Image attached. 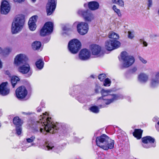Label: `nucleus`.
<instances>
[{"mask_svg":"<svg viewBox=\"0 0 159 159\" xmlns=\"http://www.w3.org/2000/svg\"><path fill=\"white\" fill-rule=\"evenodd\" d=\"M1 123H0V127L1 126Z\"/></svg>","mask_w":159,"mask_h":159,"instance_id":"obj_62","label":"nucleus"},{"mask_svg":"<svg viewBox=\"0 0 159 159\" xmlns=\"http://www.w3.org/2000/svg\"><path fill=\"white\" fill-rule=\"evenodd\" d=\"M38 16H34L31 17L28 22V25L31 31H34L36 29V25L35 24L37 21Z\"/></svg>","mask_w":159,"mask_h":159,"instance_id":"obj_20","label":"nucleus"},{"mask_svg":"<svg viewBox=\"0 0 159 159\" xmlns=\"http://www.w3.org/2000/svg\"><path fill=\"white\" fill-rule=\"evenodd\" d=\"M81 48V43L77 39H74L70 40L68 44V48L69 51L73 54L78 52Z\"/></svg>","mask_w":159,"mask_h":159,"instance_id":"obj_6","label":"nucleus"},{"mask_svg":"<svg viewBox=\"0 0 159 159\" xmlns=\"http://www.w3.org/2000/svg\"><path fill=\"white\" fill-rule=\"evenodd\" d=\"M31 0L33 1V2H35L36 0Z\"/></svg>","mask_w":159,"mask_h":159,"instance_id":"obj_58","label":"nucleus"},{"mask_svg":"<svg viewBox=\"0 0 159 159\" xmlns=\"http://www.w3.org/2000/svg\"><path fill=\"white\" fill-rule=\"evenodd\" d=\"M44 64V62L41 59H39L35 63L37 67L39 70H41L43 68Z\"/></svg>","mask_w":159,"mask_h":159,"instance_id":"obj_27","label":"nucleus"},{"mask_svg":"<svg viewBox=\"0 0 159 159\" xmlns=\"http://www.w3.org/2000/svg\"><path fill=\"white\" fill-rule=\"evenodd\" d=\"M11 51V49L9 48H7L2 50V52L4 55H8Z\"/></svg>","mask_w":159,"mask_h":159,"instance_id":"obj_34","label":"nucleus"},{"mask_svg":"<svg viewBox=\"0 0 159 159\" xmlns=\"http://www.w3.org/2000/svg\"><path fill=\"white\" fill-rule=\"evenodd\" d=\"M111 95V98L110 99H104L102 97H100L98 98V101L102 103V104L99 105V108L106 107V105H109L117 100L123 98V96L120 94H112Z\"/></svg>","mask_w":159,"mask_h":159,"instance_id":"obj_4","label":"nucleus"},{"mask_svg":"<svg viewBox=\"0 0 159 159\" xmlns=\"http://www.w3.org/2000/svg\"><path fill=\"white\" fill-rule=\"evenodd\" d=\"M50 37H47L45 38L43 40V42L44 43H47L48 42H49V41L50 40Z\"/></svg>","mask_w":159,"mask_h":159,"instance_id":"obj_44","label":"nucleus"},{"mask_svg":"<svg viewBox=\"0 0 159 159\" xmlns=\"http://www.w3.org/2000/svg\"><path fill=\"white\" fill-rule=\"evenodd\" d=\"M120 45V42L116 40L113 39L107 41L105 42V48L107 50L111 51L118 48Z\"/></svg>","mask_w":159,"mask_h":159,"instance_id":"obj_11","label":"nucleus"},{"mask_svg":"<svg viewBox=\"0 0 159 159\" xmlns=\"http://www.w3.org/2000/svg\"><path fill=\"white\" fill-rule=\"evenodd\" d=\"M159 85V80L152 77L151 80L150 86L152 88H155Z\"/></svg>","mask_w":159,"mask_h":159,"instance_id":"obj_24","label":"nucleus"},{"mask_svg":"<svg viewBox=\"0 0 159 159\" xmlns=\"http://www.w3.org/2000/svg\"><path fill=\"white\" fill-rule=\"evenodd\" d=\"M40 118V121L34 122L32 125V128L34 133L39 131L44 134L47 132L54 134L57 132L58 129V124H55L51 121V118H43L41 115Z\"/></svg>","mask_w":159,"mask_h":159,"instance_id":"obj_1","label":"nucleus"},{"mask_svg":"<svg viewBox=\"0 0 159 159\" xmlns=\"http://www.w3.org/2000/svg\"><path fill=\"white\" fill-rule=\"evenodd\" d=\"M2 52V49L1 47H0V53H1Z\"/></svg>","mask_w":159,"mask_h":159,"instance_id":"obj_55","label":"nucleus"},{"mask_svg":"<svg viewBox=\"0 0 159 159\" xmlns=\"http://www.w3.org/2000/svg\"><path fill=\"white\" fill-rule=\"evenodd\" d=\"M111 83V80L108 78L105 79L103 83V85L105 86H109Z\"/></svg>","mask_w":159,"mask_h":159,"instance_id":"obj_33","label":"nucleus"},{"mask_svg":"<svg viewBox=\"0 0 159 159\" xmlns=\"http://www.w3.org/2000/svg\"><path fill=\"white\" fill-rule=\"evenodd\" d=\"M24 1L25 0H14V2H17L18 3H21L24 2Z\"/></svg>","mask_w":159,"mask_h":159,"instance_id":"obj_49","label":"nucleus"},{"mask_svg":"<svg viewBox=\"0 0 159 159\" xmlns=\"http://www.w3.org/2000/svg\"><path fill=\"white\" fill-rule=\"evenodd\" d=\"M56 3L55 0H48L46 7L47 15H50L53 12L56 7Z\"/></svg>","mask_w":159,"mask_h":159,"instance_id":"obj_13","label":"nucleus"},{"mask_svg":"<svg viewBox=\"0 0 159 159\" xmlns=\"http://www.w3.org/2000/svg\"><path fill=\"white\" fill-rule=\"evenodd\" d=\"M111 92V90H105L102 89L101 91V93L102 96V97L103 98V97L107 96L110 95V93Z\"/></svg>","mask_w":159,"mask_h":159,"instance_id":"obj_30","label":"nucleus"},{"mask_svg":"<svg viewBox=\"0 0 159 159\" xmlns=\"http://www.w3.org/2000/svg\"><path fill=\"white\" fill-rule=\"evenodd\" d=\"M28 60L27 56L25 54H20L17 55L14 59V63L16 66H19L25 63Z\"/></svg>","mask_w":159,"mask_h":159,"instance_id":"obj_12","label":"nucleus"},{"mask_svg":"<svg viewBox=\"0 0 159 159\" xmlns=\"http://www.w3.org/2000/svg\"><path fill=\"white\" fill-rule=\"evenodd\" d=\"M143 131L140 129H136L133 133V135L138 139L141 138Z\"/></svg>","mask_w":159,"mask_h":159,"instance_id":"obj_25","label":"nucleus"},{"mask_svg":"<svg viewBox=\"0 0 159 159\" xmlns=\"http://www.w3.org/2000/svg\"><path fill=\"white\" fill-rule=\"evenodd\" d=\"M43 115H46V114H45V113H43Z\"/></svg>","mask_w":159,"mask_h":159,"instance_id":"obj_61","label":"nucleus"},{"mask_svg":"<svg viewBox=\"0 0 159 159\" xmlns=\"http://www.w3.org/2000/svg\"><path fill=\"white\" fill-rule=\"evenodd\" d=\"M90 110L95 113H97L99 112V110L97 107L96 106H93L90 107L89 108Z\"/></svg>","mask_w":159,"mask_h":159,"instance_id":"obj_32","label":"nucleus"},{"mask_svg":"<svg viewBox=\"0 0 159 159\" xmlns=\"http://www.w3.org/2000/svg\"><path fill=\"white\" fill-rule=\"evenodd\" d=\"M140 42L141 44H143V46L146 47L148 45L147 43V42L142 39L140 40Z\"/></svg>","mask_w":159,"mask_h":159,"instance_id":"obj_43","label":"nucleus"},{"mask_svg":"<svg viewBox=\"0 0 159 159\" xmlns=\"http://www.w3.org/2000/svg\"><path fill=\"white\" fill-rule=\"evenodd\" d=\"M109 37L110 38L116 40L118 39L119 38L118 35L116 33L111 32L109 34Z\"/></svg>","mask_w":159,"mask_h":159,"instance_id":"obj_31","label":"nucleus"},{"mask_svg":"<svg viewBox=\"0 0 159 159\" xmlns=\"http://www.w3.org/2000/svg\"><path fill=\"white\" fill-rule=\"evenodd\" d=\"M86 5H87V4H84V7H85V6H86Z\"/></svg>","mask_w":159,"mask_h":159,"instance_id":"obj_59","label":"nucleus"},{"mask_svg":"<svg viewBox=\"0 0 159 159\" xmlns=\"http://www.w3.org/2000/svg\"><path fill=\"white\" fill-rule=\"evenodd\" d=\"M101 89V87L97 84H96L94 89V91L96 93H99V91Z\"/></svg>","mask_w":159,"mask_h":159,"instance_id":"obj_39","label":"nucleus"},{"mask_svg":"<svg viewBox=\"0 0 159 159\" xmlns=\"http://www.w3.org/2000/svg\"><path fill=\"white\" fill-rule=\"evenodd\" d=\"M6 73L8 75L9 74V72L8 71H6Z\"/></svg>","mask_w":159,"mask_h":159,"instance_id":"obj_56","label":"nucleus"},{"mask_svg":"<svg viewBox=\"0 0 159 159\" xmlns=\"http://www.w3.org/2000/svg\"><path fill=\"white\" fill-rule=\"evenodd\" d=\"M20 80L19 78L16 76H13L11 79V83L13 88H14L17 82Z\"/></svg>","mask_w":159,"mask_h":159,"instance_id":"obj_28","label":"nucleus"},{"mask_svg":"<svg viewBox=\"0 0 159 159\" xmlns=\"http://www.w3.org/2000/svg\"><path fill=\"white\" fill-rule=\"evenodd\" d=\"M88 5L89 9L92 11L97 10L99 7L98 3L95 1H91L89 2Z\"/></svg>","mask_w":159,"mask_h":159,"instance_id":"obj_22","label":"nucleus"},{"mask_svg":"<svg viewBox=\"0 0 159 159\" xmlns=\"http://www.w3.org/2000/svg\"><path fill=\"white\" fill-rule=\"evenodd\" d=\"M37 111L38 112H40L41 111V109L40 108L38 107L37 109Z\"/></svg>","mask_w":159,"mask_h":159,"instance_id":"obj_52","label":"nucleus"},{"mask_svg":"<svg viewBox=\"0 0 159 159\" xmlns=\"http://www.w3.org/2000/svg\"><path fill=\"white\" fill-rule=\"evenodd\" d=\"M2 67V64L1 61L0 60V69Z\"/></svg>","mask_w":159,"mask_h":159,"instance_id":"obj_54","label":"nucleus"},{"mask_svg":"<svg viewBox=\"0 0 159 159\" xmlns=\"http://www.w3.org/2000/svg\"><path fill=\"white\" fill-rule=\"evenodd\" d=\"M90 57V53L86 49H82L79 53V58L81 60L86 61L89 59Z\"/></svg>","mask_w":159,"mask_h":159,"instance_id":"obj_17","label":"nucleus"},{"mask_svg":"<svg viewBox=\"0 0 159 159\" xmlns=\"http://www.w3.org/2000/svg\"><path fill=\"white\" fill-rule=\"evenodd\" d=\"M137 70V68L136 67H134L130 70L129 71V73L130 74H134L136 71Z\"/></svg>","mask_w":159,"mask_h":159,"instance_id":"obj_41","label":"nucleus"},{"mask_svg":"<svg viewBox=\"0 0 159 159\" xmlns=\"http://www.w3.org/2000/svg\"><path fill=\"white\" fill-rule=\"evenodd\" d=\"M90 49L92 54L94 55L100 56L102 53L101 47L98 45H92L90 46Z\"/></svg>","mask_w":159,"mask_h":159,"instance_id":"obj_18","label":"nucleus"},{"mask_svg":"<svg viewBox=\"0 0 159 159\" xmlns=\"http://www.w3.org/2000/svg\"><path fill=\"white\" fill-rule=\"evenodd\" d=\"M121 57L123 61L122 68H128L132 65L134 62L133 57L128 55L126 52H123L121 53Z\"/></svg>","mask_w":159,"mask_h":159,"instance_id":"obj_5","label":"nucleus"},{"mask_svg":"<svg viewBox=\"0 0 159 159\" xmlns=\"http://www.w3.org/2000/svg\"><path fill=\"white\" fill-rule=\"evenodd\" d=\"M74 25H77L78 32L80 34L83 35L87 33L89 30V26L87 23L84 22H75Z\"/></svg>","mask_w":159,"mask_h":159,"instance_id":"obj_10","label":"nucleus"},{"mask_svg":"<svg viewBox=\"0 0 159 159\" xmlns=\"http://www.w3.org/2000/svg\"><path fill=\"white\" fill-rule=\"evenodd\" d=\"M78 14L82 16L85 21L90 22L94 19V16L91 11L88 9L86 10H79Z\"/></svg>","mask_w":159,"mask_h":159,"instance_id":"obj_8","label":"nucleus"},{"mask_svg":"<svg viewBox=\"0 0 159 159\" xmlns=\"http://www.w3.org/2000/svg\"><path fill=\"white\" fill-rule=\"evenodd\" d=\"M35 139L34 136H32L30 138H27L26 139V141L29 143L32 142Z\"/></svg>","mask_w":159,"mask_h":159,"instance_id":"obj_38","label":"nucleus"},{"mask_svg":"<svg viewBox=\"0 0 159 159\" xmlns=\"http://www.w3.org/2000/svg\"><path fill=\"white\" fill-rule=\"evenodd\" d=\"M153 77L155 79H157L159 80V72L157 73L156 74L155 76Z\"/></svg>","mask_w":159,"mask_h":159,"instance_id":"obj_48","label":"nucleus"},{"mask_svg":"<svg viewBox=\"0 0 159 159\" xmlns=\"http://www.w3.org/2000/svg\"><path fill=\"white\" fill-rule=\"evenodd\" d=\"M139 59L143 63L146 64L147 62V61L146 60L140 57H139Z\"/></svg>","mask_w":159,"mask_h":159,"instance_id":"obj_46","label":"nucleus"},{"mask_svg":"<svg viewBox=\"0 0 159 159\" xmlns=\"http://www.w3.org/2000/svg\"><path fill=\"white\" fill-rule=\"evenodd\" d=\"M13 122L16 126H21L23 124L22 121L18 116L15 117L13 119Z\"/></svg>","mask_w":159,"mask_h":159,"instance_id":"obj_26","label":"nucleus"},{"mask_svg":"<svg viewBox=\"0 0 159 159\" xmlns=\"http://www.w3.org/2000/svg\"><path fill=\"white\" fill-rule=\"evenodd\" d=\"M96 142L98 146L105 150L112 149L114 147V140L111 139L105 134L97 137Z\"/></svg>","mask_w":159,"mask_h":159,"instance_id":"obj_2","label":"nucleus"},{"mask_svg":"<svg viewBox=\"0 0 159 159\" xmlns=\"http://www.w3.org/2000/svg\"><path fill=\"white\" fill-rule=\"evenodd\" d=\"M106 77V75L104 74H100L98 76V79L101 81H103Z\"/></svg>","mask_w":159,"mask_h":159,"instance_id":"obj_37","label":"nucleus"},{"mask_svg":"<svg viewBox=\"0 0 159 159\" xmlns=\"http://www.w3.org/2000/svg\"><path fill=\"white\" fill-rule=\"evenodd\" d=\"M17 98L18 99L25 98L27 94V91L25 86H22L18 88L16 91Z\"/></svg>","mask_w":159,"mask_h":159,"instance_id":"obj_15","label":"nucleus"},{"mask_svg":"<svg viewBox=\"0 0 159 159\" xmlns=\"http://www.w3.org/2000/svg\"><path fill=\"white\" fill-rule=\"evenodd\" d=\"M59 147H56L55 146L53 143H46L45 149L47 150H52L55 152H58V148Z\"/></svg>","mask_w":159,"mask_h":159,"instance_id":"obj_21","label":"nucleus"},{"mask_svg":"<svg viewBox=\"0 0 159 159\" xmlns=\"http://www.w3.org/2000/svg\"><path fill=\"white\" fill-rule=\"evenodd\" d=\"M128 37L129 39H132L134 37L133 34L130 31L128 32Z\"/></svg>","mask_w":159,"mask_h":159,"instance_id":"obj_42","label":"nucleus"},{"mask_svg":"<svg viewBox=\"0 0 159 159\" xmlns=\"http://www.w3.org/2000/svg\"><path fill=\"white\" fill-rule=\"evenodd\" d=\"M91 77H92V78H94V76L93 75H91Z\"/></svg>","mask_w":159,"mask_h":159,"instance_id":"obj_57","label":"nucleus"},{"mask_svg":"<svg viewBox=\"0 0 159 159\" xmlns=\"http://www.w3.org/2000/svg\"><path fill=\"white\" fill-rule=\"evenodd\" d=\"M7 82H3L0 85V94L4 96L8 95L10 92V89L7 87Z\"/></svg>","mask_w":159,"mask_h":159,"instance_id":"obj_19","label":"nucleus"},{"mask_svg":"<svg viewBox=\"0 0 159 159\" xmlns=\"http://www.w3.org/2000/svg\"><path fill=\"white\" fill-rule=\"evenodd\" d=\"M148 75L144 73H141L138 75V80L141 83H145L148 81Z\"/></svg>","mask_w":159,"mask_h":159,"instance_id":"obj_23","label":"nucleus"},{"mask_svg":"<svg viewBox=\"0 0 159 159\" xmlns=\"http://www.w3.org/2000/svg\"><path fill=\"white\" fill-rule=\"evenodd\" d=\"M22 113L23 114L25 115H30L31 114V113L30 112H22Z\"/></svg>","mask_w":159,"mask_h":159,"instance_id":"obj_51","label":"nucleus"},{"mask_svg":"<svg viewBox=\"0 0 159 159\" xmlns=\"http://www.w3.org/2000/svg\"><path fill=\"white\" fill-rule=\"evenodd\" d=\"M121 7H123L124 6V2L122 0H118L117 1L116 4Z\"/></svg>","mask_w":159,"mask_h":159,"instance_id":"obj_40","label":"nucleus"},{"mask_svg":"<svg viewBox=\"0 0 159 159\" xmlns=\"http://www.w3.org/2000/svg\"><path fill=\"white\" fill-rule=\"evenodd\" d=\"M11 9V7L8 2L6 0L2 1L0 6V12L1 14H7Z\"/></svg>","mask_w":159,"mask_h":159,"instance_id":"obj_16","label":"nucleus"},{"mask_svg":"<svg viewBox=\"0 0 159 159\" xmlns=\"http://www.w3.org/2000/svg\"><path fill=\"white\" fill-rule=\"evenodd\" d=\"M143 144L142 146L143 148H148L151 147H155L156 146L155 139L150 136L143 137L142 139Z\"/></svg>","mask_w":159,"mask_h":159,"instance_id":"obj_7","label":"nucleus"},{"mask_svg":"<svg viewBox=\"0 0 159 159\" xmlns=\"http://www.w3.org/2000/svg\"><path fill=\"white\" fill-rule=\"evenodd\" d=\"M45 113H46V114L47 113V112H45Z\"/></svg>","mask_w":159,"mask_h":159,"instance_id":"obj_63","label":"nucleus"},{"mask_svg":"<svg viewBox=\"0 0 159 159\" xmlns=\"http://www.w3.org/2000/svg\"><path fill=\"white\" fill-rule=\"evenodd\" d=\"M155 127L156 129L159 131V121L157 122L156 125H155Z\"/></svg>","mask_w":159,"mask_h":159,"instance_id":"obj_47","label":"nucleus"},{"mask_svg":"<svg viewBox=\"0 0 159 159\" xmlns=\"http://www.w3.org/2000/svg\"><path fill=\"white\" fill-rule=\"evenodd\" d=\"M148 8L151 7L152 5V0H148ZM149 9V8H148Z\"/></svg>","mask_w":159,"mask_h":159,"instance_id":"obj_45","label":"nucleus"},{"mask_svg":"<svg viewBox=\"0 0 159 159\" xmlns=\"http://www.w3.org/2000/svg\"><path fill=\"white\" fill-rule=\"evenodd\" d=\"M53 25L51 22H48L45 23L40 31V35L44 36L51 34L53 30Z\"/></svg>","mask_w":159,"mask_h":159,"instance_id":"obj_9","label":"nucleus"},{"mask_svg":"<svg viewBox=\"0 0 159 159\" xmlns=\"http://www.w3.org/2000/svg\"><path fill=\"white\" fill-rule=\"evenodd\" d=\"M112 8L113 10L119 16H121L120 10L117 9L115 5H114L113 6Z\"/></svg>","mask_w":159,"mask_h":159,"instance_id":"obj_36","label":"nucleus"},{"mask_svg":"<svg viewBox=\"0 0 159 159\" xmlns=\"http://www.w3.org/2000/svg\"><path fill=\"white\" fill-rule=\"evenodd\" d=\"M79 101L80 102H81V101H80L79 100Z\"/></svg>","mask_w":159,"mask_h":159,"instance_id":"obj_60","label":"nucleus"},{"mask_svg":"<svg viewBox=\"0 0 159 159\" xmlns=\"http://www.w3.org/2000/svg\"><path fill=\"white\" fill-rule=\"evenodd\" d=\"M112 1L113 3L116 4L117 2L116 1V0H112Z\"/></svg>","mask_w":159,"mask_h":159,"instance_id":"obj_53","label":"nucleus"},{"mask_svg":"<svg viewBox=\"0 0 159 159\" xmlns=\"http://www.w3.org/2000/svg\"><path fill=\"white\" fill-rule=\"evenodd\" d=\"M69 29L67 28L66 26H64L62 27V30L64 31H66L68 30Z\"/></svg>","mask_w":159,"mask_h":159,"instance_id":"obj_50","label":"nucleus"},{"mask_svg":"<svg viewBox=\"0 0 159 159\" xmlns=\"http://www.w3.org/2000/svg\"><path fill=\"white\" fill-rule=\"evenodd\" d=\"M25 20L23 16H18L12 24L11 32L13 34L18 33L22 29L24 24Z\"/></svg>","mask_w":159,"mask_h":159,"instance_id":"obj_3","label":"nucleus"},{"mask_svg":"<svg viewBox=\"0 0 159 159\" xmlns=\"http://www.w3.org/2000/svg\"><path fill=\"white\" fill-rule=\"evenodd\" d=\"M18 71L22 74L28 73L27 77H29L31 75L32 72L30 70V65L27 63H25L19 66L18 69Z\"/></svg>","mask_w":159,"mask_h":159,"instance_id":"obj_14","label":"nucleus"},{"mask_svg":"<svg viewBox=\"0 0 159 159\" xmlns=\"http://www.w3.org/2000/svg\"><path fill=\"white\" fill-rule=\"evenodd\" d=\"M41 46V43L39 41H35L33 43L32 47L34 50L39 49Z\"/></svg>","mask_w":159,"mask_h":159,"instance_id":"obj_29","label":"nucleus"},{"mask_svg":"<svg viewBox=\"0 0 159 159\" xmlns=\"http://www.w3.org/2000/svg\"><path fill=\"white\" fill-rule=\"evenodd\" d=\"M21 126H16V134L18 135H20L21 133L22 128Z\"/></svg>","mask_w":159,"mask_h":159,"instance_id":"obj_35","label":"nucleus"}]
</instances>
